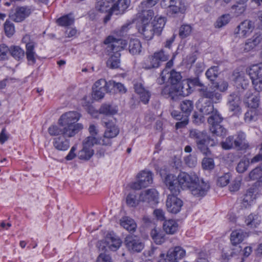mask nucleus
Wrapping results in <instances>:
<instances>
[{
  "label": "nucleus",
  "mask_w": 262,
  "mask_h": 262,
  "mask_svg": "<svg viewBox=\"0 0 262 262\" xmlns=\"http://www.w3.org/2000/svg\"><path fill=\"white\" fill-rule=\"evenodd\" d=\"M80 115L76 112H69L62 114L58 121V124L50 126L48 129L51 136H58L54 139L53 144L58 150L65 151L70 147L69 138L75 136L83 128L81 123H76L80 119Z\"/></svg>",
  "instance_id": "1"
},
{
  "label": "nucleus",
  "mask_w": 262,
  "mask_h": 262,
  "mask_svg": "<svg viewBox=\"0 0 262 262\" xmlns=\"http://www.w3.org/2000/svg\"><path fill=\"white\" fill-rule=\"evenodd\" d=\"M198 178L194 173L181 172L177 179L173 174L167 175L165 183L172 193L178 194L180 192V187L183 189H189L196 181H198Z\"/></svg>",
  "instance_id": "2"
},
{
  "label": "nucleus",
  "mask_w": 262,
  "mask_h": 262,
  "mask_svg": "<svg viewBox=\"0 0 262 262\" xmlns=\"http://www.w3.org/2000/svg\"><path fill=\"white\" fill-rule=\"evenodd\" d=\"M160 5L167 9V14L171 17L184 13L187 8L183 0H162Z\"/></svg>",
  "instance_id": "3"
},
{
  "label": "nucleus",
  "mask_w": 262,
  "mask_h": 262,
  "mask_svg": "<svg viewBox=\"0 0 262 262\" xmlns=\"http://www.w3.org/2000/svg\"><path fill=\"white\" fill-rule=\"evenodd\" d=\"M169 58V56L164 53L163 50L155 52L153 55L149 56L142 62V68L145 69L157 68L160 66L161 62L165 61Z\"/></svg>",
  "instance_id": "4"
},
{
  "label": "nucleus",
  "mask_w": 262,
  "mask_h": 262,
  "mask_svg": "<svg viewBox=\"0 0 262 262\" xmlns=\"http://www.w3.org/2000/svg\"><path fill=\"white\" fill-rule=\"evenodd\" d=\"M186 255L185 250L180 246H176L169 249L165 255L161 253L159 256V262H178Z\"/></svg>",
  "instance_id": "5"
},
{
  "label": "nucleus",
  "mask_w": 262,
  "mask_h": 262,
  "mask_svg": "<svg viewBox=\"0 0 262 262\" xmlns=\"http://www.w3.org/2000/svg\"><path fill=\"white\" fill-rule=\"evenodd\" d=\"M97 143V139L96 137H88L85 138L83 141V147L78 152V158L81 160H89L94 153L92 148Z\"/></svg>",
  "instance_id": "6"
},
{
  "label": "nucleus",
  "mask_w": 262,
  "mask_h": 262,
  "mask_svg": "<svg viewBox=\"0 0 262 262\" xmlns=\"http://www.w3.org/2000/svg\"><path fill=\"white\" fill-rule=\"evenodd\" d=\"M253 85L256 91H262V64L252 66L249 71Z\"/></svg>",
  "instance_id": "7"
},
{
  "label": "nucleus",
  "mask_w": 262,
  "mask_h": 262,
  "mask_svg": "<svg viewBox=\"0 0 262 262\" xmlns=\"http://www.w3.org/2000/svg\"><path fill=\"white\" fill-rule=\"evenodd\" d=\"M138 181L131 185V188L139 190L148 187L152 183V173L149 171H142L138 176Z\"/></svg>",
  "instance_id": "8"
},
{
  "label": "nucleus",
  "mask_w": 262,
  "mask_h": 262,
  "mask_svg": "<svg viewBox=\"0 0 262 262\" xmlns=\"http://www.w3.org/2000/svg\"><path fill=\"white\" fill-rule=\"evenodd\" d=\"M104 43L108 45V50L112 51L113 53L119 52L127 44L126 40L121 38H116L111 36H108L104 40Z\"/></svg>",
  "instance_id": "9"
},
{
  "label": "nucleus",
  "mask_w": 262,
  "mask_h": 262,
  "mask_svg": "<svg viewBox=\"0 0 262 262\" xmlns=\"http://www.w3.org/2000/svg\"><path fill=\"white\" fill-rule=\"evenodd\" d=\"M126 248L130 252H140L144 248V244L137 236L127 235L124 240Z\"/></svg>",
  "instance_id": "10"
},
{
  "label": "nucleus",
  "mask_w": 262,
  "mask_h": 262,
  "mask_svg": "<svg viewBox=\"0 0 262 262\" xmlns=\"http://www.w3.org/2000/svg\"><path fill=\"white\" fill-rule=\"evenodd\" d=\"M209 188L208 183L203 180L200 181L198 178V181H196L188 190L194 196L199 198L205 196Z\"/></svg>",
  "instance_id": "11"
},
{
  "label": "nucleus",
  "mask_w": 262,
  "mask_h": 262,
  "mask_svg": "<svg viewBox=\"0 0 262 262\" xmlns=\"http://www.w3.org/2000/svg\"><path fill=\"white\" fill-rule=\"evenodd\" d=\"M168 195L166 202V206L168 212L177 214L179 212L183 206V201L176 196L177 194Z\"/></svg>",
  "instance_id": "12"
},
{
  "label": "nucleus",
  "mask_w": 262,
  "mask_h": 262,
  "mask_svg": "<svg viewBox=\"0 0 262 262\" xmlns=\"http://www.w3.org/2000/svg\"><path fill=\"white\" fill-rule=\"evenodd\" d=\"M248 236V234L247 232L241 229L235 230L232 232L230 235V241L233 246H236V249H233V250H235V252H234L235 254H237L242 251L241 246H237V245L241 243Z\"/></svg>",
  "instance_id": "13"
},
{
  "label": "nucleus",
  "mask_w": 262,
  "mask_h": 262,
  "mask_svg": "<svg viewBox=\"0 0 262 262\" xmlns=\"http://www.w3.org/2000/svg\"><path fill=\"white\" fill-rule=\"evenodd\" d=\"M257 188L255 186L248 188L243 195L241 202V206L244 208L250 207L257 198Z\"/></svg>",
  "instance_id": "14"
},
{
  "label": "nucleus",
  "mask_w": 262,
  "mask_h": 262,
  "mask_svg": "<svg viewBox=\"0 0 262 262\" xmlns=\"http://www.w3.org/2000/svg\"><path fill=\"white\" fill-rule=\"evenodd\" d=\"M158 192L154 188L147 189L141 192L139 201L147 202L151 205H155L158 202Z\"/></svg>",
  "instance_id": "15"
},
{
  "label": "nucleus",
  "mask_w": 262,
  "mask_h": 262,
  "mask_svg": "<svg viewBox=\"0 0 262 262\" xmlns=\"http://www.w3.org/2000/svg\"><path fill=\"white\" fill-rule=\"evenodd\" d=\"M202 96L209 99L212 103H219L222 98V95L213 88L207 89L203 88L200 90Z\"/></svg>",
  "instance_id": "16"
},
{
  "label": "nucleus",
  "mask_w": 262,
  "mask_h": 262,
  "mask_svg": "<svg viewBox=\"0 0 262 262\" xmlns=\"http://www.w3.org/2000/svg\"><path fill=\"white\" fill-rule=\"evenodd\" d=\"M31 10L28 7H18L15 9V12L11 15V19L15 22H21L29 16Z\"/></svg>",
  "instance_id": "17"
},
{
  "label": "nucleus",
  "mask_w": 262,
  "mask_h": 262,
  "mask_svg": "<svg viewBox=\"0 0 262 262\" xmlns=\"http://www.w3.org/2000/svg\"><path fill=\"white\" fill-rule=\"evenodd\" d=\"M241 103V99L238 94L232 93L229 96L228 105L229 111L232 112L233 114H237L240 112Z\"/></svg>",
  "instance_id": "18"
},
{
  "label": "nucleus",
  "mask_w": 262,
  "mask_h": 262,
  "mask_svg": "<svg viewBox=\"0 0 262 262\" xmlns=\"http://www.w3.org/2000/svg\"><path fill=\"white\" fill-rule=\"evenodd\" d=\"M136 93L139 95L140 101L144 104L148 103L150 97V93L141 82H137L134 84Z\"/></svg>",
  "instance_id": "19"
},
{
  "label": "nucleus",
  "mask_w": 262,
  "mask_h": 262,
  "mask_svg": "<svg viewBox=\"0 0 262 262\" xmlns=\"http://www.w3.org/2000/svg\"><path fill=\"white\" fill-rule=\"evenodd\" d=\"M254 28V24L251 21L246 20L238 26L236 33L238 34L239 37H245L252 31Z\"/></svg>",
  "instance_id": "20"
},
{
  "label": "nucleus",
  "mask_w": 262,
  "mask_h": 262,
  "mask_svg": "<svg viewBox=\"0 0 262 262\" xmlns=\"http://www.w3.org/2000/svg\"><path fill=\"white\" fill-rule=\"evenodd\" d=\"M246 76L244 71L236 69L233 71L232 76L235 84L244 89L248 83V80L246 78Z\"/></svg>",
  "instance_id": "21"
},
{
  "label": "nucleus",
  "mask_w": 262,
  "mask_h": 262,
  "mask_svg": "<svg viewBox=\"0 0 262 262\" xmlns=\"http://www.w3.org/2000/svg\"><path fill=\"white\" fill-rule=\"evenodd\" d=\"M138 29L139 32L142 34L144 38L147 40L151 39L154 34H156V30L152 24H139Z\"/></svg>",
  "instance_id": "22"
},
{
  "label": "nucleus",
  "mask_w": 262,
  "mask_h": 262,
  "mask_svg": "<svg viewBox=\"0 0 262 262\" xmlns=\"http://www.w3.org/2000/svg\"><path fill=\"white\" fill-rule=\"evenodd\" d=\"M161 75L163 82L167 78L172 85L177 84L182 78L181 74L173 70L171 71L169 73H167L166 70H163Z\"/></svg>",
  "instance_id": "23"
},
{
  "label": "nucleus",
  "mask_w": 262,
  "mask_h": 262,
  "mask_svg": "<svg viewBox=\"0 0 262 262\" xmlns=\"http://www.w3.org/2000/svg\"><path fill=\"white\" fill-rule=\"evenodd\" d=\"M129 4L128 0H118L110 8V13L116 15L121 14L127 8Z\"/></svg>",
  "instance_id": "24"
},
{
  "label": "nucleus",
  "mask_w": 262,
  "mask_h": 262,
  "mask_svg": "<svg viewBox=\"0 0 262 262\" xmlns=\"http://www.w3.org/2000/svg\"><path fill=\"white\" fill-rule=\"evenodd\" d=\"M35 43L34 42H29L26 45V54L28 64L33 65L36 62V59L38 57L35 52Z\"/></svg>",
  "instance_id": "25"
},
{
  "label": "nucleus",
  "mask_w": 262,
  "mask_h": 262,
  "mask_svg": "<svg viewBox=\"0 0 262 262\" xmlns=\"http://www.w3.org/2000/svg\"><path fill=\"white\" fill-rule=\"evenodd\" d=\"M234 147L240 150L246 149L249 146V143L246 140V135L242 132L237 133L236 137L234 139Z\"/></svg>",
  "instance_id": "26"
},
{
  "label": "nucleus",
  "mask_w": 262,
  "mask_h": 262,
  "mask_svg": "<svg viewBox=\"0 0 262 262\" xmlns=\"http://www.w3.org/2000/svg\"><path fill=\"white\" fill-rule=\"evenodd\" d=\"M171 115L175 119L180 121L176 124L177 129L184 128L188 124L189 117L182 115L181 112L173 111L171 113Z\"/></svg>",
  "instance_id": "27"
},
{
  "label": "nucleus",
  "mask_w": 262,
  "mask_h": 262,
  "mask_svg": "<svg viewBox=\"0 0 262 262\" xmlns=\"http://www.w3.org/2000/svg\"><path fill=\"white\" fill-rule=\"evenodd\" d=\"M189 136L190 138L195 140L196 144L210 138L205 131H200L196 129H192L189 130Z\"/></svg>",
  "instance_id": "28"
},
{
  "label": "nucleus",
  "mask_w": 262,
  "mask_h": 262,
  "mask_svg": "<svg viewBox=\"0 0 262 262\" xmlns=\"http://www.w3.org/2000/svg\"><path fill=\"white\" fill-rule=\"evenodd\" d=\"M261 217L258 214L251 213L247 216L245 221V223L248 227L254 228L258 227L261 223Z\"/></svg>",
  "instance_id": "29"
},
{
  "label": "nucleus",
  "mask_w": 262,
  "mask_h": 262,
  "mask_svg": "<svg viewBox=\"0 0 262 262\" xmlns=\"http://www.w3.org/2000/svg\"><path fill=\"white\" fill-rule=\"evenodd\" d=\"M180 108L182 115L189 117L194 108L193 102L191 100H184L180 103Z\"/></svg>",
  "instance_id": "30"
},
{
  "label": "nucleus",
  "mask_w": 262,
  "mask_h": 262,
  "mask_svg": "<svg viewBox=\"0 0 262 262\" xmlns=\"http://www.w3.org/2000/svg\"><path fill=\"white\" fill-rule=\"evenodd\" d=\"M104 123L106 128L104 132V136L111 138L116 137L119 133L118 128L112 122L108 121Z\"/></svg>",
  "instance_id": "31"
},
{
  "label": "nucleus",
  "mask_w": 262,
  "mask_h": 262,
  "mask_svg": "<svg viewBox=\"0 0 262 262\" xmlns=\"http://www.w3.org/2000/svg\"><path fill=\"white\" fill-rule=\"evenodd\" d=\"M245 102L249 107L255 108L259 104V98L256 95H253L251 92H247L245 95Z\"/></svg>",
  "instance_id": "32"
},
{
  "label": "nucleus",
  "mask_w": 262,
  "mask_h": 262,
  "mask_svg": "<svg viewBox=\"0 0 262 262\" xmlns=\"http://www.w3.org/2000/svg\"><path fill=\"white\" fill-rule=\"evenodd\" d=\"M120 225L128 231H135L137 227L135 221L127 216L123 217L120 220Z\"/></svg>",
  "instance_id": "33"
},
{
  "label": "nucleus",
  "mask_w": 262,
  "mask_h": 262,
  "mask_svg": "<svg viewBox=\"0 0 262 262\" xmlns=\"http://www.w3.org/2000/svg\"><path fill=\"white\" fill-rule=\"evenodd\" d=\"M163 229L168 234H174L178 229V223L173 220H166L163 223Z\"/></svg>",
  "instance_id": "34"
},
{
  "label": "nucleus",
  "mask_w": 262,
  "mask_h": 262,
  "mask_svg": "<svg viewBox=\"0 0 262 262\" xmlns=\"http://www.w3.org/2000/svg\"><path fill=\"white\" fill-rule=\"evenodd\" d=\"M120 52H117L111 55V56L106 61V66L110 69H117L120 65Z\"/></svg>",
  "instance_id": "35"
},
{
  "label": "nucleus",
  "mask_w": 262,
  "mask_h": 262,
  "mask_svg": "<svg viewBox=\"0 0 262 262\" xmlns=\"http://www.w3.org/2000/svg\"><path fill=\"white\" fill-rule=\"evenodd\" d=\"M108 248L112 251H116L121 245V239L116 236L109 234L107 236Z\"/></svg>",
  "instance_id": "36"
},
{
  "label": "nucleus",
  "mask_w": 262,
  "mask_h": 262,
  "mask_svg": "<svg viewBox=\"0 0 262 262\" xmlns=\"http://www.w3.org/2000/svg\"><path fill=\"white\" fill-rule=\"evenodd\" d=\"M147 8L139 9L142 12V15L140 18V22L139 24H151L150 20L152 19L154 13L152 10Z\"/></svg>",
  "instance_id": "37"
},
{
  "label": "nucleus",
  "mask_w": 262,
  "mask_h": 262,
  "mask_svg": "<svg viewBox=\"0 0 262 262\" xmlns=\"http://www.w3.org/2000/svg\"><path fill=\"white\" fill-rule=\"evenodd\" d=\"M141 44L138 39H130L128 45V51L133 55L139 54L141 51Z\"/></svg>",
  "instance_id": "38"
},
{
  "label": "nucleus",
  "mask_w": 262,
  "mask_h": 262,
  "mask_svg": "<svg viewBox=\"0 0 262 262\" xmlns=\"http://www.w3.org/2000/svg\"><path fill=\"white\" fill-rule=\"evenodd\" d=\"M165 23L166 20L165 17L162 16L158 17L157 16H155L154 23L152 24V25L154 26L156 30V34L159 35L161 34L165 26Z\"/></svg>",
  "instance_id": "39"
},
{
  "label": "nucleus",
  "mask_w": 262,
  "mask_h": 262,
  "mask_svg": "<svg viewBox=\"0 0 262 262\" xmlns=\"http://www.w3.org/2000/svg\"><path fill=\"white\" fill-rule=\"evenodd\" d=\"M176 86L179 94L182 96H187L191 93V86L186 80H183L182 82L178 83Z\"/></svg>",
  "instance_id": "40"
},
{
  "label": "nucleus",
  "mask_w": 262,
  "mask_h": 262,
  "mask_svg": "<svg viewBox=\"0 0 262 262\" xmlns=\"http://www.w3.org/2000/svg\"><path fill=\"white\" fill-rule=\"evenodd\" d=\"M223 120V117L216 110L210 115L207 121L210 126H214L215 124H220Z\"/></svg>",
  "instance_id": "41"
},
{
  "label": "nucleus",
  "mask_w": 262,
  "mask_h": 262,
  "mask_svg": "<svg viewBox=\"0 0 262 262\" xmlns=\"http://www.w3.org/2000/svg\"><path fill=\"white\" fill-rule=\"evenodd\" d=\"M74 21V18L71 14L60 17L57 20V24L62 27H67L72 25Z\"/></svg>",
  "instance_id": "42"
},
{
  "label": "nucleus",
  "mask_w": 262,
  "mask_h": 262,
  "mask_svg": "<svg viewBox=\"0 0 262 262\" xmlns=\"http://www.w3.org/2000/svg\"><path fill=\"white\" fill-rule=\"evenodd\" d=\"M113 0H98L96 2L95 8L101 12H107L110 10V3Z\"/></svg>",
  "instance_id": "43"
},
{
  "label": "nucleus",
  "mask_w": 262,
  "mask_h": 262,
  "mask_svg": "<svg viewBox=\"0 0 262 262\" xmlns=\"http://www.w3.org/2000/svg\"><path fill=\"white\" fill-rule=\"evenodd\" d=\"M210 132L217 136H224L226 135L227 130L220 124H215L214 126H210Z\"/></svg>",
  "instance_id": "44"
},
{
  "label": "nucleus",
  "mask_w": 262,
  "mask_h": 262,
  "mask_svg": "<svg viewBox=\"0 0 262 262\" xmlns=\"http://www.w3.org/2000/svg\"><path fill=\"white\" fill-rule=\"evenodd\" d=\"M210 140V138H209V139H206V140H204L203 141L200 142L196 144L198 149L204 155H209L210 154V151L209 148L208 147V145L209 143Z\"/></svg>",
  "instance_id": "45"
},
{
  "label": "nucleus",
  "mask_w": 262,
  "mask_h": 262,
  "mask_svg": "<svg viewBox=\"0 0 262 262\" xmlns=\"http://www.w3.org/2000/svg\"><path fill=\"white\" fill-rule=\"evenodd\" d=\"M192 27L189 25H183L179 29V35L182 39L189 36L192 32Z\"/></svg>",
  "instance_id": "46"
},
{
  "label": "nucleus",
  "mask_w": 262,
  "mask_h": 262,
  "mask_svg": "<svg viewBox=\"0 0 262 262\" xmlns=\"http://www.w3.org/2000/svg\"><path fill=\"white\" fill-rule=\"evenodd\" d=\"M216 109H215L213 104L211 102H208L202 105L200 108V112L203 115H210Z\"/></svg>",
  "instance_id": "47"
},
{
  "label": "nucleus",
  "mask_w": 262,
  "mask_h": 262,
  "mask_svg": "<svg viewBox=\"0 0 262 262\" xmlns=\"http://www.w3.org/2000/svg\"><path fill=\"white\" fill-rule=\"evenodd\" d=\"M150 236L157 244H161L164 241L163 235L160 233V230L153 229L150 232Z\"/></svg>",
  "instance_id": "48"
},
{
  "label": "nucleus",
  "mask_w": 262,
  "mask_h": 262,
  "mask_svg": "<svg viewBox=\"0 0 262 262\" xmlns=\"http://www.w3.org/2000/svg\"><path fill=\"white\" fill-rule=\"evenodd\" d=\"M205 75L210 81H214L218 76L219 67L217 66L211 67L206 72Z\"/></svg>",
  "instance_id": "49"
},
{
  "label": "nucleus",
  "mask_w": 262,
  "mask_h": 262,
  "mask_svg": "<svg viewBox=\"0 0 262 262\" xmlns=\"http://www.w3.org/2000/svg\"><path fill=\"white\" fill-rule=\"evenodd\" d=\"M11 55L16 59L19 60L24 56L25 52L18 46H14L10 49Z\"/></svg>",
  "instance_id": "50"
},
{
  "label": "nucleus",
  "mask_w": 262,
  "mask_h": 262,
  "mask_svg": "<svg viewBox=\"0 0 262 262\" xmlns=\"http://www.w3.org/2000/svg\"><path fill=\"white\" fill-rule=\"evenodd\" d=\"M110 88L108 85V82H106L104 79H100L97 80L93 86V88L101 90L102 91H108L111 92Z\"/></svg>",
  "instance_id": "51"
},
{
  "label": "nucleus",
  "mask_w": 262,
  "mask_h": 262,
  "mask_svg": "<svg viewBox=\"0 0 262 262\" xmlns=\"http://www.w3.org/2000/svg\"><path fill=\"white\" fill-rule=\"evenodd\" d=\"M261 178H262V169L256 167L249 173L248 177L246 179L249 181L258 180Z\"/></svg>",
  "instance_id": "52"
},
{
  "label": "nucleus",
  "mask_w": 262,
  "mask_h": 262,
  "mask_svg": "<svg viewBox=\"0 0 262 262\" xmlns=\"http://www.w3.org/2000/svg\"><path fill=\"white\" fill-rule=\"evenodd\" d=\"M100 113L110 115L117 113V110L110 104H103L99 109Z\"/></svg>",
  "instance_id": "53"
},
{
  "label": "nucleus",
  "mask_w": 262,
  "mask_h": 262,
  "mask_svg": "<svg viewBox=\"0 0 262 262\" xmlns=\"http://www.w3.org/2000/svg\"><path fill=\"white\" fill-rule=\"evenodd\" d=\"M108 85L111 86V91L113 90L114 92H125V89L124 85L121 83L116 82L114 81H108Z\"/></svg>",
  "instance_id": "54"
},
{
  "label": "nucleus",
  "mask_w": 262,
  "mask_h": 262,
  "mask_svg": "<svg viewBox=\"0 0 262 262\" xmlns=\"http://www.w3.org/2000/svg\"><path fill=\"white\" fill-rule=\"evenodd\" d=\"M139 200L137 199L136 195L135 193H129L126 196V202L127 205L130 207H135L138 205Z\"/></svg>",
  "instance_id": "55"
},
{
  "label": "nucleus",
  "mask_w": 262,
  "mask_h": 262,
  "mask_svg": "<svg viewBox=\"0 0 262 262\" xmlns=\"http://www.w3.org/2000/svg\"><path fill=\"white\" fill-rule=\"evenodd\" d=\"M250 38L256 46L262 42V26L259 27L254 35Z\"/></svg>",
  "instance_id": "56"
},
{
  "label": "nucleus",
  "mask_w": 262,
  "mask_h": 262,
  "mask_svg": "<svg viewBox=\"0 0 262 262\" xmlns=\"http://www.w3.org/2000/svg\"><path fill=\"white\" fill-rule=\"evenodd\" d=\"M202 167L205 170H212L214 167V163L213 159L204 158L202 162Z\"/></svg>",
  "instance_id": "57"
},
{
  "label": "nucleus",
  "mask_w": 262,
  "mask_h": 262,
  "mask_svg": "<svg viewBox=\"0 0 262 262\" xmlns=\"http://www.w3.org/2000/svg\"><path fill=\"white\" fill-rule=\"evenodd\" d=\"M4 30L7 36H11L14 34L15 31L13 24L10 20H7L4 24Z\"/></svg>",
  "instance_id": "58"
},
{
  "label": "nucleus",
  "mask_w": 262,
  "mask_h": 262,
  "mask_svg": "<svg viewBox=\"0 0 262 262\" xmlns=\"http://www.w3.org/2000/svg\"><path fill=\"white\" fill-rule=\"evenodd\" d=\"M230 19L229 14H224L219 17L216 21L215 27L217 28H221L227 25Z\"/></svg>",
  "instance_id": "59"
},
{
  "label": "nucleus",
  "mask_w": 262,
  "mask_h": 262,
  "mask_svg": "<svg viewBox=\"0 0 262 262\" xmlns=\"http://www.w3.org/2000/svg\"><path fill=\"white\" fill-rule=\"evenodd\" d=\"M234 138L233 136H229L225 141L221 143L222 147L224 149H230L234 147Z\"/></svg>",
  "instance_id": "60"
},
{
  "label": "nucleus",
  "mask_w": 262,
  "mask_h": 262,
  "mask_svg": "<svg viewBox=\"0 0 262 262\" xmlns=\"http://www.w3.org/2000/svg\"><path fill=\"white\" fill-rule=\"evenodd\" d=\"M230 179V174L229 173H226L223 176L220 177L217 180V185L224 187L229 184Z\"/></svg>",
  "instance_id": "61"
},
{
  "label": "nucleus",
  "mask_w": 262,
  "mask_h": 262,
  "mask_svg": "<svg viewBox=\"0 0 262 262\" xmlns=\"http://www.w3.org/2000/svg\"><path fill=\"white\" fill-rule=\"evenodd\" d=\"M249 165V161L248 160H242L236 166V170L238 173H243L248 168Z\"/></svg>",
  "instance_id": "62"
},
{
  "label": "nucleus",
  "mask_w": 262,
  "mask_h": 262,
  "mask_svg": "<svg viewBox=\"0 0 262 262\" xmlns=\"http://www.w3.org/2000/svg\"><path fill=\"white\" fill-rule=\"evenodd\" d=\"M231 11L236 16L242 14L245 10V7L243 4L237 3L231 7Z\"/></svg>",
  "instance_id": "63"
},
{
  "label": "nucleus",
  "mask_w": 262,
  "mask_h": 262,
  "mask_svg": "<svg viewBox=\"0 0 262 262\" xmlns=\"http://www.w3.org/2000/svg\"><path fill=\"white\" fill-rule=\"evenodd\" d=\"M10 52V49L5 44L0 45V60L7 59V55Z\"/></svg>",
  "instance_id": "64"
}]
</instances>
